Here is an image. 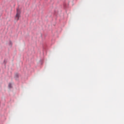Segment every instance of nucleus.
<instances>
[{
	"instance_id": "39448f33",
	"label": "nucleus",
	"mask_w": 124,
	"mask_h": 124,
	"mask_svg": "<svg viewBox=\"0 0 124 124\" xmlns=\"http://www.w3.org/2000/svg\"><path fill=\"white\" fill-rule=\"evenodd\" d=\"M4 62H5V61H4Z\"/></svg>"
},
{
	"instance_id": "f03ea898",
	"label": "nucleus",
	"mask_w": 124,
	"mask_h": 124,
	"mask_svg": "<svg viewBox=\"0 0 124 124\" xmlns=\"http://www.w3.org/2000/svg\"><path fill=\"white\" fill-rule=\"evenodd\" d=\"M8 87H9V89H11V88H12V84L11 83H9Z\"/></svg>"
},
{
	"instance_id": "20e7f679",
	"label": "nucleus",
	"mask_w": 124,
	"mask_h": 124,
	"mask_svg": "<svg viewBox=\"0 0 124 124\" xmlns=\"http://www.w3.org/2000/svg\"><path fill=\"white\" fill-rule=\"evenodd\" d=\"M18 74H16V75H15V77H16V78H18Z\"/></svg>"
},
{
	"instance_id": "7ed1b4c3",
	"label": "nucleus",
	"mask_w": 124,
	"mask_h": 124,
	"mask_svg": "<svg viewBox=\"0 0 124 124\" xmlns=\"http://www.w3.org/2000/svg\"><path fill=\"white\" fill-rule=\"evenodd\" d=\"M9 45H10V46H12V43L11 42V41H10Z\"/></svg>"
},
{
	"instance_id": "f257e3e1",
	"label": "nucleus",
	"mask_w": 124,
	"mask_h": 124,
	"mask_svg": "<svg viewBox=\"0 0 124 124\" xmlns=\"http://www.w3.org/2000/svg\"><path fill=\"white\" fill-rule=\"evenodd\" d=\"M21 14V12L20 11V10H19V8H17L16 9V21H18L19 20V18H20V15Z\"/></svg>"
}]
</instances>
